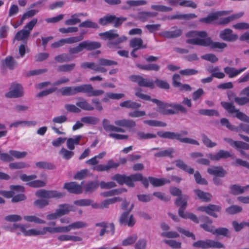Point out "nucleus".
<instances>
[{
	"label": "nucleus",
	"instance_id": "obj_43",
	"mask_svg": "<svg viewBox=\"0 0 249 249\" xmlns=\"http://www.w3.org/2000/svg\"><path fill=\"white\" fill-rule=\"evenodd\" d=\"M125 96L123 93H114L112 92H108L106 94L105 97L103 99V102H107L109 99L114 100H119Z\"/></svg>",
	"mask_w": 249,
	"mask_h": 249
},
{
	"label": "nucleus",
	"instance_id": "obj_37",
	"mask_svg": "<svg viewBox=\"0 0 249 249\" xmlns=\"http://www.w3.org/2000/svg\"><path fill=\"white\" fill-rule=\"evenodd\" d=\"M150 183L154 186L158 187L164 185L170 182V180L166 178H157L153 177H149Z\"/></svg>",
	"mask_w": 249,
	"mask_h": 249
},
{
	"label": "nucleus",
	"instance_id": "obj_50",
	"mask_svg": "<svg viewBox=\"0 0 249 249\" xmlns=\"http://www.w3.org/2000/svg\"><path fill=\"white\" fill-rule=\"evenodd\" d=\"M102 125L104 130L107 132H115L116 126L110 124L108 120L104 119L102 121Z\"/></svg>",
	"mask_w": 249,
	"mask_h": 249
},
{
	"label": "nucleus",
	"instance_id": "obj_9",
	"mask_svg": "<svg viewBox=\"0 0 249 249\" xmlns=\"http://www.w3.org/2000/svg\"><path fill=\"white\" fill-rule=\"evenodd\" d=\"M193 246L195 248H200L202 249H208L211 248L220 249L225 248L224 245L221 243L210 239L199 240L194 243Z\"/></svg>",
	"mask_w": 249,
	"mask_h": 249
},
{
	"label": "nucleus",
	"instance_id": "obj_46",
	"mask_svg": "<svg viewBox=\"0 0 249 249\" xmlns=\"http://www.w3.org/2000/svg\"><path fill=\"white\" fill-rule=\"evenodd\" d=\"M221 208L219 206L215 205H209L207 206L206 213L214 217H217V215L215 213V212L220 211Z\"/></svg>",
	"mask_w": 249,
	"mask_h": 249
},
{
	"label": "nucleus",
	"instance_id": "obj_41",
	"mask_svg": "<svg viewBox=\"0 0 249 249\" xmlns=\"http://www.w3.org/2000/svg\"><path fill=\"white\" fill-rule=\"evenodd\" d=\"M176 164L178 167L190 174H193L194 173V170L193 168L188 167L187 165L180 160H176Z\"/></svg>",
	"mask_w": 249,
	"mask_h": 249
},
{
	"label": "nucleus",
	"instance_id": "obj_22",
	"mask_svg": "<svg viewBox=\"0 0 249 249\" xmlns=\"http://www.w3.org/2000/svg\"><path fill=\"white\" fill-rule=\"evenodd\" d=\"M170 193L172 195L178 196L175 201L176 205L180 206V207L182 205V200L185 199H186V202H187V200L189 197L187 196H181V191L179 189L176 187L171 188L170 190Z\"/></svg>",
	"mask_w": 249,
	"mask_h": 249
},
{
	"label": "nucleus",
	"instance_id": "obj_35",
	"mask_svg": "<svg viewBox=\"0 0 249 249\" xmlns=\"http://www.w3.org/2000/svg\"><path fill=\"white\" fill-rule=\"evenodd\" d=\"M36 124V122L35 121H18L11 123L9 127L17 128L19 126H35Z\"/></svg>",
	"mask_w": 249,
	"mask_h": 249
},
{
	"label": "nucleus",
	"instance_id": "obj_29",
	"mask_svg": "<svg viewBox=\"0 0 249 249\" xmlns=\"http://www.w3.org/2000/svg\"><path fill=\"white\" fill-rule=\"evenodd\" d=\"M43 235H45L47 232L50 233L65 232L64 226H58L55 227H44L42 228Z\"/></svg>",
	"mask_w": 249,
	"mask_h": 249
},
{
	"label": "nucleus",
	"instance_id": "obj_2",
	"mask_svg": "<svg viewBox=\"0 0 249 249\" xmlns=\"http://www.w3.org/2000/svg\"><path fill=\"white\" fill-rule=\"evenodd\" d=\"M65 195V193L56 190H38L36 192V196L43 199L36 200L34 201V205L38 208L42 209L49 204V202L47 199L60 198Z\"/></svg>",
	"mask_w": 249,
	"mask_h": 249
},
{
	"label": "nucleus",
	"instance_id": "obj_47",
	"mask_svg": "<svg viewBox=\"0 0 249 249\" xmlns=\"http://www.w3.org/2000/svg\"><path fill=\"white\" fill-rule=\"evenodd\" d=\"M115 16L114 15H107L103 18H99V23L105 26L107 24L112 23L113 20L115 18Z\"/></svg>",
	"mask_w": 249,
	"mask_h": 249
},
{
	"label": "nucleus",
	"instance_id": "obj_14",
	"mask_svg": "<svg viewBox=\"0 0 249 249\" xmlns=\"http://www.w3.org/2000/svg\"><path fill=\"white\" fill-rule=\"evenodd\" d=\"M151 101L157 104L158 107L157 111L164 115L174 114L176 111L174 109H167V107H170V104L164 103L156 99H153Z\"/></svg>",
	"mask_w": 249,
	"mask_h": 249
},
{
	"label": "nucleus",
	"instance_id": "obj_58",
	"mask_svg": "<svg viewBox=\"0 0 249 249\" xmlns=\"http://www.w3.org/2000/svg\"><path fill=\"white\" fill-rule=\"evenodd\" d=\"M4 64L9 69L13 70L16 65V62L12 56H8L4 59Z\"/></svg>",
	"mask_w": 249,
	"mask_h": 249
},
{
	"label": "nucleus",
	"instance_id": "obj_10",
	"mask_svg": "<svg viewBox=\"0 0 249 249\" xmlns=\"http://www.w3.org/2000/svg\"><path fill=\"white\" fill-rule=\"evenodd\" d=\"M24 95L23 87L19 84H11L10 90L5 94V97L8 98H18Z\"/></svg>",
	"mask_w": 249,
	"mask_h": 249
},
{
	"label": "nucleus",
	"instance_id": "obj_8",
	"mask_svg": "<svg viewBox=\"0 0 249 249\" xmlns=\"http://www.w3.org/2000/svg\"><path fill=\"white\" fill-rule=\"evenodd\" d=\"M221 105L229 113L235 114V117L238 119L249 123V117L241 112L239 109L236 108L233 103L221 102Z\"/></svg>",
	"mask_w": 249,
	"mask_h": 249
},
{
	"label": "nucleus",
	"instance_id": "obj_57",
	"mask_svg": "<svg viewBox=\"0 0 249 249\" xmlns=\"http://www.w3.org/2000/svg\"><path fill=\"white\" fill-rule=\"evenodd\" d=\"M220 123L222 126H225L230 130L237 131V128L235 126L231 124L229 120L227 118H223L221 119Z\"/></svg>",
	"mask_w": 249,
	"mask_h": 249
},
{
	"label": "nucleus",
	"instance_id": "obj_56",
	"mask_svg": "<svg viewBox=\"0 0 249 249\" xmlns=\"http://www.w3.org/2000/svg\"><path fill=\"white\" fill-rule=\"evenodd\" d=\"M75 66L74 63L70 64H65L59 66L58 67L57 71L60 72H68L71 71L73 70Z\"/></svg>",
	"mask_w": 249,
	"mask_h": 249
},
{
	"label": "nucleus",
	"instance_id": "obj_1",
	"mask_svg": "<svg viewBox=\"0 0 249 249\" xmlns=\"http://www.w3.org/2000/svg\"><path fill=\"white\" fill-rule=\"evenodd\" d=\"M186 36L191 38L186 40V42L190 44L210 47L212 49L220 51L227 46L225 43L213 41L205 31H191L186 34Z\"/></svg>",
	"mask_w": 249,
	"mask_h": 249
},
{
	"label": "nucleus",
	"instance_id": "obj_28",
	"mask_svg": "<svg viewBox=\"0 0 249 249\" xmlns=\"http://www.w3.org/2000/svg\"><path fill=\"white\" fill-rule=\"evenodd\" d=\"M129 46L135 50L145 49L147 47L146 45L143 44V40L142 38L135 37L131 39L129 42Z\"/></svg>",
	"mask_w": 249,
	"mask_h": 249
},
{
	"label": "nucleus",
	"instance_id": "obj_31",
	"mask_svg": "<svg viewBox=\"0 0 249 249\" xmlns=\"http://www.w3.org/2000/svg\"><path fill=\"white\" fill-rule=\"evenodd\" d=\"M141 179V174H132L129 176L125 175L124 183L129 187H133L134 186V181H137Z\"/></svg>",
	"mask_w": 249,
	"mask_h": 249
},
{
	"label": "nucleus",
	"instance_id": "obj_36",
	"mask_svg": "<svg viewBox=\"0 0 249 249\" xmlns=\"http://www.w3.org/2000/svg\"><path fill=\"white\" fill-rule=\"evenodd\" d=\"M81 139L82 136L81 135H77L73 138H68L67 140V148L70 150H73L75 148L74 145H78Z\"/></svg>",
	"mask_w": 249,
	"mask_h": 249
},
{
	"label": "nucleus",
	"instance_id": "obj_54",
	"mask_svg": "<svg viewBox=\"0 0 249 249\" xmlns=\"http://www.w3.org/2000/svg\"><path fill=\"white\" fill-rule=\"evenodd\" d=\"M137 137L139 140H146L155 138L157 135L152 133H145L143 132L139 131L137 133Z\"/></svg>",
	"mask_w": 249,
	"mask_h": 249
},
{
	"label": "nucleus",
	"instance_id": "obj_5",
	"mask_svg": "<svg viewBox=\"0 0 249 249\" xmlns=\"http://www.w3.org/2000/svg\"><path fill=\"white\" fill-rule=\"evenodd\" d=\"M188 132L186 130H182L180 133H176L170 131H158L157 135L160 138L168 139L170 140L176 139L181 142L190 143L199 145V143L196 140L189 138H182L181 136L187 135Z\"/></svg>",
	"mask_w": 249,
	"mask_h": 249
},
{
	"label": "nucleus",
	"instance_id": "obj_21",
	"mask_svg": "<svg viewBox=\"0 0 249 249\" xmlns=\"http://www.w3.org/2000/svg\"><path fill=\"white\" fill-rule=\"evenodd\" d=\"M244 15V12H240L238 13L232 15L226 18H221L220 19L218 18L217 21V24L219 25H226L233 20L240 18Z\"/></svg>",
	"mask_w": 249,
	"mask_h": 249
},
{
	"label": "nucleus",
	"instance_id": "obj_4",
	"mask_svg": "<svg viewBox=\"0 0 249 249\" xmlns=\"http://www.w3.org/2000/svg\"><path fill=\"white\" fill-rule=\"evenodd\" d=\"M118 64L116 61L103 58L98 59L97 63L94 62H85L80 65L83 69H89L95 72L104 73L107 71V69L104 67L116 66Z\"/></svg>",
	"mask_w": 249,
	"mask_h": 249
},
{
	"label": "nucleus",
	"instance_id": "obj_40",
	"mask_svg": "<svg viewBox=\"0 0 249 249\" xmlns=\"http://www.w3.org/2000/svg\"><path fill=\"white\" fill-rule=\"evenodd\" d=\"M98 181H93L88 182L85 185H83V187H84L86 193H91L98 188Z\"/></svg>",
	"mask_w": 249,
	"mask_h": 249
},
{
	"label": "nucleus",
	"instance_id": "obj_61",
	"mask_svg": "<svg viewBox=\"0 0 249 249\" xmlns=\"http://www.w3.org/2000/svg\"><path fill=\"white\" fill-rule=\"evenodd\" d=\"M151 8L154 10L163 12H169L172 10L171 7L163 5H152Z\"/></svg>",
	"mask_w": 249,
	"mask_h": 249
},
{
	"label": "nucleus",
	"instance_id": "obj_42",
	"mask_svg": "<svg viewBox=\"0 0 249 249\" xmlns=\"http://www.w3.org/2000/svg\"><path fill=\"white\" fill-rule=\"evenodd\" d=\"M136 66L140 69L147 71H158L160 68V66L156 64H149L147 65H141L138 64L136 65Z\"/></svg>",
	"mask_w": 249,
	"mask_h": 249
},
{
	"label": "nucleus",
	"instance_id": "obj_48",
	"mask_svg": "<svg viewBox=\"0 0 249 249\" xmlns=\"http://www.w3.org/2000/svg\"><path fill=\"white\" fill-rule=\"evenodd\" d=\"M249 189V185L242 187L237 185H233L231 187V191L234 194H240Z\"/></svg>",
	"mask_w": 249,
	"mask_h": 249
},
{
	"label": "nucleus",
	"instance_id": "obj_38",
	"mask_svg": "<svg viewBox=\"0 0 249 249\" xmlns=\"http://www.w3.org/2000/svg\"><path fill=\"white\" fill-rule=\"evenodd\" d=\"M194 191L198 198L203 201L208 202L212 199V196L209 193L204 192L199 189L194 190Z\"/></svg>",
	"mask_w": 249,
	"mask_h": 249
},
{
	"label": "nucleus",
	"instance_id": "obj_63",
	"mask_svg": "<svg viewBox=\"0 0 249 249\" xmlns=\"http://www.w3.org/2000/svg\"><path fill=\"white\" fill-rule=\"evenodd\" d=\"M234 102L239 106H244L249 103V98L246 97H239L233 95Z\"/></svg>",
	"mask_w": 249,
	"mask_h": 249
},
{
	"label": "nucleus",
	"instance_id": "obj_32",
	"mask_svg": "<svg viewBox=\"0 0 249 249\" xmlns=\"http://www.w3.org/2000/svg\"><path fill=\"white\" fill-rule=\"evenodd\" d=\"M84 49L88 51H92L96 49L100 48L101 44L99 42L90 41L89 40L84 41L82 42Z\"/></svg>",
	"mask_w": 249,
	"mask_h": 249
},
{
	"label": "nucleus",
	"instance_id": "obj_34",
	"mask_svg": "<svg viewBox=\"0 0 249 249\" xmlns=\"http://www.w3.org/2000/svg\"><path fill=\"white\" fill-rule=\"evenodd\" d=\"M57 239L61 242L71 241L76 242L82 241V238L81 237L69 234H61L57 237Z\"/></svg>",
	"mask_w": 249,
	"mask_h": 249
},
{
	"label": "nucleus",
	"instance_id": "obj_24",
	"mask_svg": "<svg viewBox=\"0 0 249 249\" xmlns=\"http://www.w3.org/2000/svg\"><path fill=\"white\" fill-rule=\"evenodd\" d=\"M197 17V16L193 13H190V14H176L173 16H167L165 17L164 18H163V20H166V19H169V20H172V19H185V20H190L191 19L195 18Z\"/></svg>",
	"mask_w": 249,
	"mask_h": 249
},
{
	"label": "nucleus",
	"instance_id": "obj_27",
	"mask_svg": "<svg viewBox=\"0 0 249 249\" xmlns=\"http://www.w3.org/2000/svg\"><path fill=\"white\" fill-rule=\"evenodd\" d=\"M88 226V224L85 222L78 221L69 224L68 226H64L65 232H68L71 230L78 229L86 228Z\"/></svg>",
	"mask_w": 249,
	"mask_h": 249
},
{
	"label": "nucleus",
	"instance_id": "obj_19",
	"mask_svg": "<svg viewBox=\"0 0 249 249\" xmlns=\"http://www.w3.org/2000/svg\"><path fill=\"white\" fill-rule=\"evenodd\" d=\"M120 163L114 162L112 160L107 161V164H98L92 168V169L98 172L108 171L111 168H116Z\"/></svg>",
	"mask_w": 249,
	"mask_h": 249
},
{
	"label": "nucleus",
	"instance_id": "obj_59",
	"mask_svg": "<svg viewBox=\"0 0 249 249\" xmlns=\"http://www.w3.org/2000/svg\"><path fill=\"white\" fill-rule=\"evenodd\" d=\"M59 154L62 156L63 159L67 160L70 159L74 155L73 151L68 150L64 147L60 150Z\"/></svg>",
	"mask_w": 249,
	"mask_h": 249
},
{
	"label": "nucleus",
	"instance_id": "obj_64",
	"mask_svg": "<svg viewBox=\"0 0 249 249\" xmlns=\"http://www.w3.org/2000/svg\"><path fill=\"white\" fill-rule=\"evenodd\" d=\"M241 207L237 205H232L226 209V212L230 214H234L242 211Z\"/></svg>",
	"mask_w": 249,
	"mask_h": 249
},
{
	"label": "nucleus",
	"instance_id": "obj_16",
	"mask_svg": "<svg viewBox=\"0 0 249 249\" xmlns=\"http://www.w3.org/2000/svg\"><path fill=\"white\" fill-rule=\"evenodd\" d=\"M182 31L176 26L172 28V30L165 31L159 33V35L166 38H176L181 36Z\"/></svg>",
	"mask_w": 249,
	"mask_h": 249
},
{
	"label": "nucleus",
	"instance_id": "obj_62",
	"mask_svg": "<svg viewBox=\"0 0 249 249\" xmlns=\"http://www.w3.org/2000/svg\"><path fill=\"white\" fill-rule=\"evenodd\" d=\"M137 238L138 237L136 234H133L124 239L122 242V245L124 246L131 245L136 242Z\"/></svg>",
	"mask_w": 249,
	"mask_h": 249
},
{
	"label": "nucleus",
	"instance_id": "obj_52",
	"mask_svg": "<svg viewBox=\"0 0 249 249\" xmlns=\"http://www.w3.org/2000/svg\"><path fill=\"white\" fill-rule=\"evenodd\" d=\"M36 167L41 169L52 170L55 168V166L52 163L46 161H39L36 163Z\"/></svg>",
	"mask_w": 249,
	"mask_h": 249
},
{
	"label": "nucleus",
	"instance_id": "obj_26",
	"mask_svg": "<svg viewBox=\"0 0 249 249\" xmlns=\"http://www.w3.org/2000/svg\"><path fill=\"white\" fill-rule=\"evenodd\" d=\"M78 101L76 103V106L81 109L86 111H92L94 107L90 105L85 99L79 98Z\"/></svg>",
	"mask_w": 249,
	"mask_h": 249
},
{
	"label": "nucleus",
	"instance_id": "obj_6",
	"mask_svg": "<svg viewBox=\"0 0 249 249\" xmlns=\"http://www.w3.org/2000/svg\"><path fill=\"white\" fill-rule=\"evenodd\" d=\"M72 87V94L74 95L79 93L86 94L89 97L98 96L104 94V91L101 89H94L90 84H83Z\"/></svg>",
	"mask_w": 249,
	"mask_h": 249
},
{
	"label": "nucleus",
	"instance_id": "obj_30",
	"mask_svg": "<svg viewBox=\"0 0 249 249\" xmlns=\"http://www.w3.org/2000/svg\"><path fill=\"white\" fill-rule=\"evenodd\" d=\"M157 15L158 13L156 12L142 11L138 14L137 19L142 22H145L150 18L157 16Z\"/></svg>",
	"mask_w": 249,
	"mask_h": 249
},
{
	"label": "nucleus",
	"instance_id": "obj_33",
	"mask_svg": "<svg viewBox=\"0 0 249 249\" xmlns=\"http://www.w3.org/2000/svg\"><path fill=\"white\" fill-rule=\"evenodd\" d=\"M60 217L68 214L71 211H72V206L68 204H60L56 210Z\"/></svg>",
	"mask_w": 249,
	"mask_h": 249
},
{
	"label": "nucleus",
	"instance_id": "obj_17",
	"mask_svg": "<svg viewBox=\"0 0 249 249\" xmlns=\"http://www.w3.org/2000/svg\"><path fill=\"white\" fill-rule=\"evenodd\" d=\"M83 184H84L83 182H82L81 184H78L75 182L65 183L64 185V188L71 193L79 194L82 192Z\"/></svg>",
	"mask_w": 249,
	"mask_h": 249
},
{
	"label": "nucleus",
	"instance_id": "obj_51",
	"mask_svg": "<svg viewBox=\"0 0 249 249\" xmlns=\"http://www.w3.org/2000/svg\"><path fill=\"white\" fill-rule=\"evenodd\" d=\"M198 112L201 115L208 116H219V112L214 109H201L198 110Z\"/></svg>",
	"mask_w": 249,
	"mask_h": 249
},
{
	"label": "nucleus",
	"instance_id": "obj_44",
	"mask_svg": "<svg viewBox=\"0 0 249 249\" xmlns=\"http://www.w3.org/2000/svg\"><path fill=\"white\" fill-rule=\"evenodd\" d=\"M81 121L87 124L95 125L99 122V119L94 116H84L81 118Z\"/></svg>",
	"mask_w": 249,
	"mask_h": 249
},
{
	"label": "nucleus",
	"instance_id": "obj_60",
	"mask_svg": "<svg viewBox=\"0 0 249 249\" xmlns=\"http://www.w3.org/2000/svg\"><path fill=\"white\" fill-rule=\"evenodd\" d=\"M78 17V15L76 14L71 15V18L65 21V24L67 25H74L80 22L81 20Z\"/></svg>",
	"mask_w": 249,
	"mask_h": 249
},
{
	"label": "nucleus",
	"instance_id": "obj_7",
	"mask_svg": "<svg viewBox=\"0 0 249 249\" xmlns=\"http://www.w3.org/2000/svg\"><path fill=\"white\" fill-rule=\"evenodd\" d=\"M37 22V19L34 18L27 23L24 28L18 31L15 35V39L18 41H24L29 36L31 32Z\"/></svg>",
	"mask_w": 249,
	"mask_h": 249
},
{
	"label": "nucleus",
	"instance_id": "obj_45",
	"mask_svg": "<svg viewBox=\"0 0 249 249\" xmlns=\"http://www.w3.org/2000/svg\"><path fill=\"white\" fill-rule=\"evenodd\" d=\"M23 219L27 222H34L36 224H45L46 221L36 215H25Z\"/></svg>",
	"mask_w": 249,
	"mask_h": 249
},
{
	"label": "nucleus",
	"instance_id": "obj_12",
	"mask_svg": "<svg viewBox=\"0 0 249 249\" xmlns=\"http://www.w3.org/2000/svg\"><path fill=\"white\" fill-rule=\"evenodd\" d=\"M129 79L133 82L137 83L139 86L146 88L154 89L155 88L154 82L147 78L138 75H132L129 76Z\"/></svg>",
	"mask_w": 249,
	"mask_h": 249
},
{
	"label": "nucleus",
	"instance_id": "obj_23",
	"mask_svg": "<svg viewBox=\"0 0 249 249\" xmlns=\"http://www.w3.org/2000/svg\"><path fill=\"white\" fill-rule=\"evenodd\" d=\"M207 172L215 177H224L227 174V172L221 166H213L207 169Z\"/></svg>",
	"mask_w": 249,
	"mask_h": 249
},
{
	"label": "nucleus",
	"instance_id": "obj_20",
	"mask_svg": "<svg viewBox=\"0 0 249 249\" xmlns=\"http://www.w3.org/2000/svg\"><path fill=\"white\" fill-rule=\"evenodd\" d=\"M219 37L222 40L229 42L234 41L238 38V36L233 34L232 30L230 29H225L221 31Z\"/></svg>",
	"mask_w": 249,
	"mask_h": 249
},
{
	"label": "nucleus",
	"instance_id": "obj_11",
	"mask_svg": "<svg viewBox=\"0 0 249 249\" xmlns=\"http://www.w3.org/2000/svg\"><path fill=\"white\" fill-rule=\"evenodd\" d=\"M119 222L121 226L132 227L136 224V220L133 215L130 214L129 212H124L120 215Z\"/></svg>",
	"mask_w": 249,
	"mask_h": 249
},
{
	"label": "nucleus",
	"instance_id": "obj_49",
	"mask_svg": "<svg viewBox=\"0 0 249 249\" xmlns=\"http://www.w3.org/2000/svg\"><path fill=\"white\" fill-rule=\"evenodd\" d=\"M79 27L80 28H89L93 29H97L99 28L98 24L95 22H93L90 20H87L81 22Z\"/></svg>",
	"mask_w": 249,
	"mask_h": 249
},
{
	"label": "nucleus",
	"instance_id": "obj_25",
	"mask_svg": "<svg viewBox=\"0 0 249 249\" xmlns=\"http://www.w3.org/2000/svg\"><path fill=\"white\" fill-rule=\"evenodd\" d=\"M247 69L246 67H243L239 69H236L233 67H226L224 68V72L229 76V78L236 77Z\"/></svg>",
	"mask_w": 249,
	"mask_h": 249
},
{
	"label": "nucleus",
	"instance_id": "obj_55",
	"mask_svg": "<svg viewBox=\"0 0 249 249\" xmlns=\"http://www.w3.org/2000/svg\"><path fill=\"white\" fill-rule=\"evenodd\" d=\"M201 138L203 143L204 145L209 148H212L216 145H217V143L213 142L205 134H201Z\"/></svg>",
	"mask_w": 249,
	"mask_h": 249
},
{
	"label": "nucleus",
	"instance_id": "obj_53",
	"mask_svg": "<svg viewBox=\"0 0 249 249\" xmlns=\"http://www.w3.org/2000/svg\"><path fill=\"white\" fill-rule=\"evenodd\" d=\"M24 235L26 236L43 235L42 228L40 229H32L29 230L26 229Z\"/></svg>",
	"mask_w": 249,
	"mask_h": 249
},
{
	"label": "nucleus",
	"instance_id": "obj_13",
	"mask_svg": "<svg viewBox=\"0 0 249 249\" xmlns=\"http://www.w3.org/2000/svg\"><path fill=\"white\" fill-rule=\"evenodd\" d=\"M232 12V11H221L210 14L207 17L200 18L199 21L206 24H210L219 17L226 16Z\"/></svg>",
	"mask_w": 249,
	"mask_h": 249
},
{
	"label": "nucleus",
	"instance_id": "obj_3",
	"mask_svg": "<svg viewBox=\"0 0 249 249\" xmlns=\"http://www.w3.org/2000/svg\"><path fill=\"white\" fill-rule=\"evenodd\" d=\"M99 36L102 37L104 40L107 39V45L110 49H119L121 48L119 44L123 42L126 41L127 39L126 36H124L119 37L117 31L115 30H110L106 32L99 34Z\"/></svg>",
	"mask_w": 249,
	"mask_h": 249
},
{
	"label": "nucleus",
	"instance_id": "obj_39",
	"mask_svg": "<svg viewBox=\"0 0 249 249\" xmlns=\"http://www.w3.org/2000/svg\"><path fill=\"white\" fill-rule=\"evenodd\" d=\"M175 151L173 148H168L164 150L160 151L154 154V156L158 158H162L168 157L170 158H173V154Z\"/></svg>",
	"mask_w": 249,
	"mask_h": 249
},
{
	"label": "nucleus",
	"instance_id": "obj_18",
	"mask_svg": "<svg viewBox=\"0 0 249 249\" xmlns=\"http://www.w3.org/2000/svg\"><path fill=\"white\" fill-rule=\"evenodd\" d=\"M207 157L213 161H218L221 159H226L231 157V154L228 151L220 150L215 154L209 153Z\"/></svg>",
	"mask_w": 249,
	"mask_h": 249
},
{
	"label": "nucleus",
	"instance_id": "obj_15",
	"mask_svg": "<svg viewBox=\"0 0 249 249\" xmlns=\"http://www.w3.org/2000/svg\"><path fill=\"white\" fill-rule=\"evenodd\" d=\"M187 204V202H186V199L182 200V205L178 210L179 215L183 218H189L194 222L198 223L199 220L195 214L191 213H184V210L186 208Z\"/></svg>",
	"mask_w": 249,
	"mask_h": 249
}]
</instances>
